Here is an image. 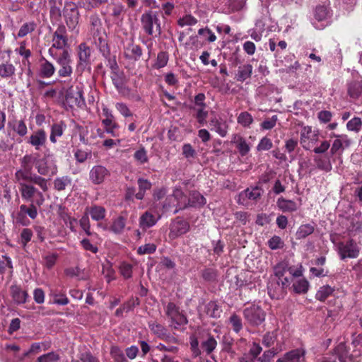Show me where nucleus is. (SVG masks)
<instances>
[{
    "mask_svg": "<svg viewBox=\"0 0 362 362\" xmlns=\"http://www.w3.org/2000/svg\"><path fill=\"white\" fill-rule=\"evenodd\" d=\"M274 275L267 285L268 295L272 299H281L286 295V289L293 281V278L300 276L301 272L288 267L285 264H277L274 269Z\"/></svg>",
    "mask_w": 362,
    "mask_h": 362,
    "instance_id": "1",
    "label": "nucleus"
},
{
    "mask_svg": "<svg viewBox=\"0 0 362 362\" xmlns=\"http://www.w3.org/2000/svg\"><path fill=\"white\" fill-rule=\"evenodd\" d=\"M15 180L22 199L28 203H36L41 207L45 201L43 192L48 190V180L37 174H34L33 177Z\"/></svg>",
    "mask_w": 362,
    "mask_h": 362,
    "instance_id": "2",
    "label": "nucleus"
},
{
    "mask_svg": "<svg viewBox=\"0 0 362 362\" xmlns=\"http://www.w3.org/2000/svg\"><path fill=\"white\" fill-rule=\"evenodd\" d=\"M62 17L69 32L78 34L81 14L76 4L73 1L64 2Z\"/></svg>",
    "mask_w": 362,
    "mask_h": 362,
    "instance_id": "3",
    "label": "nucleus"
},
{
    "mask_svg": "<svg viewBox=\"0 0 362 362\" xmlns=\"http://www.w3.org/2000/svg\"><path fill=\"white\" fill-rule=\"evenodd\" d=\"M56 30L52 34V46L48 49L50 56L59 54L57 50H68L69 47L67 29L64 24L59 23Z\"/></svg>",
    "mask_w": 362,
    "mask_h": 362,
    "instance_id": "4",
    "label": "nucleus"
},
{
    "mask_svg": "<svg viewBox=\"0 0 362 362\" xmlns=\"http://www.w3.org/2000/svg\"><path fill=\"white\" fill-rule=\"evenodd\" d=\"M35 168L38 173L37 175L43 177L44 176L53 177L58 172L56 160L51 154H45L42 158L37 159Z\"/></svg>",
    "mask_w": 362,
    "mask_h": 362,
    "instance_id": "5",
    "label": "nucleus"
},
{
    "mask_svg": "<svg viewBox=\"0 0 362 362\" xmlns=\"http://www.w3.org/2000/svg\"><path fill=\"white\" fill-rule=\"evenodd\" d=\"M243 317L246 322L252 327H257L265 321L266 313L261 306L252 304L245 308L243 311Z\"/></svg>",
    "mask_w": 362,
    "mask_h": 362,
    "instance_id": "6",
    "label": "nucleus"
},
{
    "mask_svg": "<svg viewBox=\"0 0 362 362\" xmlns=\"http://www.w3.org/2000/svg\"><path fill=\"white\" fill-rule=\"evenodd\" d=\"M91 48L86 43L81 42L76 48L77 64L76 71L81 74L86 70L90 69Z\"/></svg>",
    "mask_w": 362,
    "mask_h": 362,
    "instance_id": "7",
    "label": "nucleus"
},
{
    "mask_svg": "<svg viewBox=\"0 0 362 362\" xmlns=\"http://www.w3.org/2000/svg\"><path fill=\"white\" fill-rule=\"evenodd\" d=\"M51 57L59 66L57 72L58 76L62 78L70 77L73 74V68L71 66L72 60L69 50H64L59 54H54Z\"/></svg>",
    "mask_w": 362,
    "mask_h": 362,
    "instance_id": "8",
    "label": "nucleus"
},
{
    "mask_svg": "<svg viewBox=\"0 0 362 362\" xmlns=\"http://www.w3.org/2000/svg\"><path fill=\"white\" fill-rule=\"evenodd\" d=\"M36 203H29L28 205L22 204L20 206L19 211L16 214V221L23 226H28L30 221L27 218L28 216L31 219L34 220L37 217L38 211Z\"/></svg>",
    "mask_w": 362,
    "mask_h": 362,
    "instance_id": "9",
    "label": "nucleus"
},
{
    "mask_svg": "<svg viewBox=\"0 0 362 362\" xmlns=\"http://www.w3.org/2000/svg\"><path fill=\"white\" fill-rule=\"evenodd\" d=\"M21 168L18 169L15 174V179H25L28 177H33V167L35 165V159L32 154H25L20 158Z\"/></svg>",
    "mask_w": 362,
    "mask_h": 362,
    "instance_id": "10",
    "label": "nucleus"
},
{
    "mask_svg": "<svg viewBox=\"0 0 362 362\" xmlns=\"http://www.w3.org/2000/svg\"><path fill=\"white\" fill-rule=\"evenodd\" d=\"M141 28L149 36L153 34V25H156V30L160 33V23L157 15L152 11L144 12L141 16Z\"/></svg>",
    "mask_w": 362,
    "mask_h": 362,
    "instance_id": "11",
    "label": "nucleus"
},
{
    "mask_svg": "<svg viewBox=\"0 0 362 362\" xmlns=\"http://www.w3.org/2000/svg\"><path fill=\"white\" fill-rule=\"evenodd\" d=\"M165 314L170 319L175 329H178L180 326L185 325L188 322L186 316L180 311V308L174 303H168Z\"/></svg>",
    "mask_w": 362,
    "mask_h": 362,
    "instance_id": "12",
    "label": "nucleus"
},
{
    "mask_svg": "<svg viewBox=\"0 0 362 362\" xmlns=\"http://www.w3.org/2000/svg\"><path fill=\"white\" fill-rule=\"evenodd\" d=\"M338 247L339 254L341 259L356 258L359 255V247L353 239H349L345 243H339Z\"/></svg>",
    "mask_w": 362,
    "mask_h": 362,
    "instance_id": "13",
    "label": "nucleus"
},
{
    "mask_svg": "<svg viewBox=\"0 0 362 362\" xmlns=\"http://www.w3.org/2000/svg\"><path fill=\"white\" fill-rule=\"evenodd\" d=\"M49 17L54 25L62 23L64 3L63 0H48Z\"/></svg>",
    "mask_w": 362,
    "mask_h": 362,
    "instance_id": "14",
    "label": "nucleus"
},
{
    "mask_svg": "<svg viewBox=\"0 0 362 362\" xmlns=\"http://www.w3.org/2000/svg\"><path fill=\"white\" fill-rule=\"evenodd\" d=\"M47 133L44 129H38L25 138L27 144H30L36 151H40L42 147H45L47 143Z\"/></svg>",
    "mask_w": 362,
    "mask_h": 362,
    "instance_id": "15",
    "label": "nucleus"
},
{
    "mask_svg": "<svg viewBox=\"0 0 362 362\" xmlns=\"http://www.w3.org/2000/svg\"><path fill=\"white\" fill-rule=\"evenodd\" d=\"M148 327L152 333L158 339L168 343H177V339L175 337L172 336L168 331L167 328L161 324L156 322H149Z\"/></svg>",
    "mask_w": 362,
    "mask_h": 362,
    "instance_id": "16",
    "label": "nucleus"
},
{
    "mask_svg": "<svg viewBox=\"0 0 362 362\" xmlns=\"http://www.w3.org/2000/svg\"><path fill=\"white\" fill-rule=\"evenodd\" d=\"M0 54V77L3 78H12L15 75L16 68L10 60V51Z\"/></svg>",
    "mask_w": 362,
    "mask_h": 362,
    "instance_id": "17",
    "label": "nucleus"
},
{
    "mask_svg": "<svg viewBox=\"0 0 362 362\" xmlns=\"http://www.w3.org/2000/svg\"><path fill=\"white\" fill-rule=\"evenodd\" d=\"M331 138H335L330 149L331 156L336 155L339 150L341 151L344 148H347L351 145V141L346 134H336L332 133L330 134Z\"/></svg>",
    "mask_w": 362,
    "mask_h": 362,
    "instance_id": "18",
    "label": "nucleus"
},
{
    "mask_svg": "<svg viewBox=\"0 0 362 362\" xmlns=\"http://www.w3.org/2000/svg\"><path fill=\"white\" fill-rule=\"evenodd\" d=\"M123 53L127 59L137 62L143 55V49L139 45H136L133 40H131L124 45Z\"/></svg>",
    "mask_w": 362,
    "mask_h": 362,
    "instance_id": "19",
    "label": "nucleus"
},
{
    "mask_svg": "<svg viewBox=\"0 0 362 362\" xmlns=\"http://www.w3.org/2000/svg\"><path fill=\"white\" fill-rule=\"evenodd\" d=\"M110 175V171L100 165L93 166L89 172V179L94 185L103 183Z\"/></svg>",
    "mask_w": 362,
    "mask_h": 362,
    "instance_id": "20",
    "label": "nucleus"
},
{
    "mask_svg": "<svg viewBox=\"0 0 362 362\" xmlns=\"http://www.w3.org/2000/svg\"><path fill=\"white\" fill-rule=\"evenodd\" d=\"M107 10L111 20L116 24L122 22L125 13L124 6L120 2H112L108 4Z\"/></svg>",
    "mask_w": 362,
    "mask_h": 362,
    "instance_id": "21",
    "label": "nucleus"
},
{
    "mask_svg": "<svg viewBox=\"0 0 362 362\" xmlns=\"http://www.w3.org/2000/svg\"><path fill=\"white\" fill-rule=\"evenodd\" d=\"M199 311L209 317L217 319L221 317L222 309L216 300H210L206 304L203 303L202 305L199 304Z\"/></svg>",
    "mask_w": 362,
    "mask_h": 362,
    "instance_id": "22",
    "label": "nucleus"
},
{
    "mask_svg": "<svg viewBox=\"0 0 362 362\" xmlns=\"http://www.w3.org/2000/svg\"><path fill=\"white\" fill-rule=\"evenodd\" d=\"M318 140V134L313 132L312 127L305 126L300 132V143L305 150L309 148L310 142H316Z\"/></svg>",
    "mask_w": 362,
    "mask_h": 362,
    "instance_id": "23",
    "label": "nucleus"
},
{
    "mask_svg": "<svg viewBox=\"0 0 362 362\" xmlns=\"http://www.w3.org/2000/svg\"><path fill=\"white\" fill-rule=\"evenodd\" d=\"M10 292L13 300L17 305L25 303L29 298L28 291L23 290L21 286L17 284L11 286Z\"/></svg>",
    "mask_w": 362,
    "mask_h": 362,
    "instance_id": "24",
    "label": "nucleus"
},
{
    "mask_svg": "<svg viewBox=\"0 0 362 362\" xmlns=\"http://www.w3.org/2000/svg\"><path fill=\"white\" fill-rule=\"evenodd\" d=\"M65 100L71 107L74 106L81 107L85 105V100L81 90L74 93L71 89L68 90L65 95Z\"/></svg>",
    "mask_w": 362,
    "mask_h": 362,
    "instance_id": "25",
    "label": "nucleus"
},
{
    "mask_svg": "<svg viewBox=\"0 0 362 362\" xmlns=\"http://www.w3.org/2000/svg\"><path fill=\"white\" fill-rule=\"evenodd\" d=\"M56 69L54 65L42 57L40 59V69L39 75L41 78H51L55 73Z\"/></svg>",
    "mask_w": 362,
    "mask_h": 362,
    "instance_id": "26",
    "label": "nucleus"
},
{
    "mask_svg": "<svg viewBox=\"0 0 362 362\" xmlns=\"http://www.w3.org/2000/svg\"><path fill=\"white\" fill-rule=\"evenodd\" d=\"M85 211L90 216L92 220L97 222L105 219L107 213L104 206L97 204H92L90 206L86 207Z\"/></svg>",
    "mask_w": 362,
    "mask_h": 362,
    "instance_id": "27",
    "label": "nucleus"
},
{
    "mask_svg": "<svg viewBox=\"0 0 362 362\" xmlns=\"http://www.w3.org/2000/svg\"><path fill=\"white\" fill-rule=\"evenodd\" d=\"M231 143L235 145L236 148L242 156H245L250 151V145L240 134H233Z\"/></svg>",
    "mask_w": 362,
    "mask_h": 362,
    "instance_id": "28",
    "label": "nucleus"
},
{
    "mask_svg": "<svg viewBox=\"0 0 362 362\" xmlns=\"http://www.w3.org/2000/svg\"><path fill=\"white\" fill-rule=\"evenodd\" d=\"M313 160L319 170L327 173L331 171L332 165L330 161V156L328 154H318L314 156Z\"/></svg>",
    "mask_w": 362,
    "mask_h": 362,
    "instance_id": "29",
    "label": "nucleus"
},
{
    "mask_svg": "<svg viewBox=\"0 0 362 362\" xmlns=\"http://www.w3.org/2000/svg\"><path fill=\"white\" fill-rule=\"evenodd\" d=\"M110 78L115 88L119 92H122V90L125 88L126 82L123 71L119 69L117 71H110Z\"/></svg>",
    "mask_w": 362,
    "mask_h": 362,
    "instance_id": "30",
    "label": "nucleus"
},
{
    "mask_svg": "<svg viewBox=\"0 0 362 362\" xmlns=\"http://www.w3.org/2000/svg\"><path fill=\"white\" fill-rule=\"evenodd\" d=\"M206 204V198L197 191H192L188 197L187 207L200 208Z\"/></svg>",
    "mask_w": 362,
    "mask_h": 362,
    "instance_id": "31",
    "label": "nucleus"
},
{
    "mask_svg": "<svg viewBox=\"0 0 362 362\" xmlns=\"http://www.w3.org/2000/svg\"><path fill=\"white\" fill-rule=\"evenodd\" d=\"M159 218L160 216L156 217L152 213L147 211L140 216L139 226L143 230H146L156 225Z\"/></svg>",
    "mask_w": 362,
    "mask_h": 362,
    "instance_id": "32",
    "label": "nucleus"
},
{
    "mask_svg": "<svg viewBox=\"0 0 362 362\" xmlns=\"http://www.w3.org/2000/svg\"><path fill=\"white\" fill-rule=\"evenodd\" d=\"M66 128V124L64 121H59V122L54 123L51 126V131L49 135V140L52 143L55 144L57 139L61 137L64 130Z\"/></svg>",
    "mask_w": 362,
    "mask_h": 362,
    "instance_id": "33",
    "label": "nucleus"
},
{
    "mask_svg": "<svg viewBox=\"0 0 362 362\" xmlns=\"http://www.w3.org/2000/svg\"><path fill=\"white\" fill-rule=\"evenodd\" d=\"M305 351L300 349H293L286 353L276 362H299L300 357L304 356Z\"/></svg>",
    "mask_w": 362,
    "mask_h": 362,
    "instance_id": "34",
    "label": "nucleus"
},
{
    "mask_svg": "<svg viewBox=\"0 0 362 362\" xmlns=\"http://www.w3.org/2000/svg\"><path fill=\"white\" fill-rule=\"evenodd\" d=\"M253 66L250 64H245L240 66L235 78L237 81L244 82L247 79L250 78L252 74Z\"/></svg>",
    "mask_w": 362,
    "mask_h": 362,
    "instance_id": "35",
    "label": "nucleus"
},
{
    "mask_svg": "<svg viewBox=\"0 0 362 362\" xmlns=\"http://www.w3.org/2000/svg\"><path fill=\"white\" fill-rule=\"evenodd\" d=\"M276 204L283 212H294L298 209V205L294 201L286 199L283 197L278 198Z\"/></svg>",
    "mask_w": 362,
    "mask_h": 362,
    "instance_id": "36",
    "label": "nucleus"
},
{
    "mask_svg": "<svg viewBox=\"0 0 362 362\" xmlns=\"http://www.w3.org/2000/svg\"><path fill=\"white\" fill-rule=\"evenodd\" d=\"M264 192L261 187L255 186L251 188H247L240 193V196H245L248 199L257 202L259 201Z\"/></svg>",
    "mask_w": 362,
    "mask_h": 362,
    "instance_id": "37",
    "label": "nucleus"
},
{
    "mask_svg": "<svg viewBox=\"0 0 362 362\" xmlns=\"http://www.w3.org/2000/svg\"><path fill=\"white\" fill-rule=\"evenodd\" d=\"M103 31V24L98 15H91L90 16V32L93 38L101 35Z\"/></svg>",
    "mask_w": 362,
    "mask_h": 362,
    "instance_id": "38",
    "label": "nucleus"
},
{
    "mask_svg": "<svg viewBox=\"0 0 362 362\" xmlns=\"http://www.w3.org/2000/svg\"><path fill=\"white\" fill-rule=\"evenodd\" d=\"M127 219L123 216H119L113 219L111 226L109 227V230L115 235H120L123 233L126 226Z\"/></svg>",
    "mask_w": 362,
    "mask_h": 362,
    "instance_id": "39",
    "label": "nucleus"
},
{
    "mask_svg": "<svg viewBox=\"0 0 362 362\" xmlns=\"http://www.w3.org/2000/svg\"><path fill=\"white\" fill-rule=\"evenodd\" d=\"M217 341L213 335L208 333L206 339L201 342L200 347L203 352H205L207 355H210L216 348Z\"/></svg>",
    "mask_w": 362,
    "mask_h": 362,
    "instance_id": "40",
    "label": "nucleus"
},
{
    "mask_svg": "<svg viewBox=\"0 0 362 362\" xmlns=\"http://www.w3.org/2000/svg\"><path fill=\"white\" fill-rule=\"evenodd\" d=\"M334 291L335 287L329 285L322 286L316 292L315 299L320 302H325L329 297L334 296Z\"/></svg>",
    "mask_w": 362,
    "mask_h": 362,
    "instance_id": "41",
    "label": "nucleus"
},
{
    "mask_svg": "<svg viewBox=\"0 0 362 362\" xmlns=\"http://www.w3.org/2000/svg\"><path fill=\"white\" fill-rule=\"evenodd\" d=\"M49 296L52 298L51 303L59 305H66L69 303V299L67 298L66 293L62 291L57 289L51 290Z\"/></svg>",
    "mask_w": 362,
    "mask_h": 362,
    "instance_id": "42",
    "label": "nucleus"
},
{
    "mask_svg": "<svg viewBox=\"0 0 362 362\" xmlns=\"http://www.w3.org/2000/svg\"><path fill=\"white\" fill-rule=\"evenodd\" d=\"M8 125L19 136L24 137L28 134V127L23 119H15L9 122Z\"/></svg>",
    "mask_w": 362,
    "mask_h": 362,
    "instance_id": "43",
    "label": "nucleus"
},
{
    "mask_svg": "<svg viewBox=\"0 0 362 362\" xmlns=\"http://www.w3.org/2000/svg\"><path fill=\"white\" fill-rule=\"evenodd\" d=\"M189 228L188 223L183 220L176 221L171 227L170 233L177 237L186 233Z\"/></svg>",
    "mask_w": 362,
    "mask_h": 362,
    "instance_id": "44",
    "label": "nucleus"
},
{
    "mask_svg": "<svg viewBox=\"0 0 362 362\" xmlns=\"http://www.w3.org/2000/svg\"><path fill=\"white\" fill-rule=\"evenodd\" d=\"M211 129L215 131L221 137H225L228 132V126L226 123L220 122L217 118L210 120Z\"/></svg>",
    "mask_w": 362,
    "mask_h": 362,
    "instance_id": "45",
    "label": "nucleus"
},
{
    "mask_svg": "<svg viewBox=\"0 0 362 362\" xmlns=\"http://www.w3.org/2000/svg\"><path fill=\"white\" fill-rule=\"evenodd\" d=\"M37 27V24L35 21L25 22L19 28L17 33L18 37H24L28 34L34 32Z\"/></svg>",
    "mask_w": 362,
    "mask_h": 362,
    "instance_id": "46",
    "label": "nucleus"
},
{
    "mask_svg": "<svg viewBox=\"0 0 362 362\" xmlns=\"http://www.w3.org/2000/svg\"><path fill=\"white\" fill-rule=\"evenodd\" d=\"M102 124L106 133L110 134L112 137L119 136L117 132L119 124L116 122L115 119H102Z\"/></svg>",
    "mask_w": 362,
    "mask_h": 362,
    "instance_id": "47",
    "label": "nucleus"
},
{
    "mask_svg": "<svg viewBox=\"0 0 362 362\" xmlns=\"http://www.w3.org/2000/svg\"><path fill=\"white\" fill-rule=\"evenodd\" d=\"M348 95L354 99H357L362 93V83L359 81H352L348 85Z\"/></svg>",
    "mask_w": 362,
    "mask_h": 362,
    "instance_id": "48",
    "label": "nucleus"
},
{
    "mask_svg": "<svg viewBox=\"0 0 362 362\" xmlns=\"http://www.w3.org/2000/svg\"><path fill=\"white\" fill-rule=\"evenodd\" d=\"M279 330L277 329L265 333L262 337V343L266 347H271L277 341Z\"/></svg>",
    "mask_w": 362,
    "mask_h": 362,
    "instance_id": "49",
    "label": "nucleus"
},
{
    "mask_svg": "<svg viewBox=\"0 0 362 362\" xmlns=\"http://www.w3.org/2000/svg\"><path fill=\"white\" fill-rule=\"evenodd\" d=\"M173 197L177 200V207H179L180 209L187 208L188 197L182 192L181 188H175L173 190Z\"/></svg>",
    "mask_w": 362,
    "mask_h": 362,
    "instance_id": "50",
    "label": "nucleus"
},
{
    "mask_svg": "<svg viewBox=\"0 0 362 362\" xmlns=\"http://www.w3.org/2000/svg\"><path fill=\"white\" fill-rule=\"evenodd\" d=\"M169 60V54L165 51H160L158 53L156 59L152 67L155 69H160L165 67Z\"/></svg>",
    "mask_w": 362,
    "mask_h": 362,
    "instance_id": "51",
    "label": "nucleus"
},
{
    "mask_svg": "<svg viewBox=\"0 0 362 362\" xmlns=\"http://www.w3.org/2000/svg\"><path fill=\"white\" fill-rule=\"evenodd\" d=\"M315 230L313 225L307 223L301 225L296 232V239L300 240L304 239L308 235H311Z\"/></svg>",
    "mask_w": 362,
    "mask_h": 362,
    "instance_id": "52",
    "label": "nucleus"
},
{
    "mask_svg": "<svg viewBox=\"0 0 362 362\" xmlns=\"http://www.w3.org/2000/svg\"><path fill=\"white\" fill-rule=\"evenodd\" d=\"M64 274L71 278L76 277L78 280L86 279V275L84 270L78 267H69L64 270Z\"/></svg>",
    "mask_w": 362,
    "mask_h": 362,
    "instance_id": "53",
    "label": "nucleus"
},
{
    "mask_svg": "<svg viewBox=\"0 0 362 362\" xmlns=\"http://www.w3.org/2000/svg\"><path fill=\"white\" fill-rule=\"evenodd\" d=\"M71 185V178L67 175L57 177L54 180V188L57 191L64 190L67 186Z\"/></svg>",
    "mask_w": 362,
    "mask_h": 362,
    "instance_id": "54",
    "label": "nucleus"
},
{
    "mask_svg": "<svg viewBox=\"0 0 362 362\" xmlns=\"http://www.w3.org/2000/svg\"><path fill=\"white\" fill-rule=\"evenodd\" d=\"M93 39L102 55H108L109 51L110 50L106 40V37L100 35Z\"/></svg>",
    "mask_w": 362,
    "mask_h": 362,
    "instance_id": "55",
    "label": "nucleus"
},
{
    "mask_svg": "<svg viewBox=\"0 0 362 362\" xmlns=\"http://www.w3.org/2000/svg\"><path fill=\"white\" fill-rule=\"evenodd\" d=\"M218 271L215 268L208 267L202 271V277L207 282H214L218 278Z\"/></svg>",
    "mask_w": 362,
    "mask_h": 362,
    "instance_id": "56",
    "label": "nucleus"
},
{
    "mask_svg": "<svg viewBox=\"0 0 362 362\" xmlns=\"http://www.w3.org/2000/svg\"><path fill=\"white\" fill-rule=\"evenodd\" d=\"M6 268L9 269L10 276H12L13 272L12 260L8 255H4L1 256V259H0V274H4Z\"/></svg>",
    "mask_w": 362,
    "mask_h": 362,
    "instance_id": "57",
    "label": "nucleus"
},
{
    "mask_svg": "<svg viewBox=\"0 0 362 362\" xmlns=\"http://www.w3.org/2000/svg\"><path fill=\"white\" fill-rule=\"evenodd\" d=\"M292 288L296 293H305L308 291L309 283L305 279H300L293 282Z\"/></svg>",
    "mask_w": 362,
    "mask_h": 362,
    "instance_id": "58",
    "label": "nucleus"
},
{
    "mask_svg": "<svg viewBox=\"0 0 362 362\" xmlns=\"http://www.w3.org/2000/svg\"><path fill=\"white\" fill-rule=\"evenodd\" d=\"M110 356L115 362H126V358L122 349L118 346H112L110 348Z\"/></svg>",
    "mask_w": 362,
    "mask_h": 362,
    "instance_id": "59",
    "label": "nucleus"
},
{
    "mask_svg": "<svg viewBox=\"0 0 362 362\" xmlns=\"http://www.w3.org/2000/svg\"><path fill=\"white\" fill-rule=\"evenodd\" d=\"M237 122L244 127H250L253 122V117L248 112H242L238 115Z\"/></svg>",
    "mask_w": 362,
    "mask_h": 362,
    "instance_id": "60",
    "label": "nucleus"
},
{
    "mask_svg": "<svg viewBox=\"0 0 362 362\" xmlns=\"http://www.w3.org/2000/svg\"><path fill=\"white\" fill-rule=\"evenodd\" d=\"M362 127V120L358 117H354L346 123V128L349 131L358 133Z\"/></svg>",
    "mask_w": 362,
    "mask_h": 362,
    "instance_id": "61",
    "label": "nucleus"
},
{
    "mask_svg": "<svg viewBox=\"0 0 362 362\" xmlns=\"http://www.w3.org/2000/svg\"><path fill=\"white\" fill-rule=\"evenodd\" d=\"M229 322L232 325V329L235 333H239L243 329L242 319L240 316L233 313L229 318Z\"/></svg>",
    "mask_w": 362,
    "mask_h": 362,
    "instance_id": "62",
    "label": "nucleus"
},
{
    "mask_svg": "<svg viewBox=\"0 0 362 362\" xmlns=\"http://www.w3.org/2000/svg\"><path fill=\"white\" fill-rule=\"evenodd\" d=\"M132 265L126 262H123L120 264L119 269L121 275L125 279H128L132 276Z\"/></svg>",
    "mask_w": 362,
    "mask_h": 362,
    "instance_id": "63",
    "label": "nucleus"
},
{
    "mask_svg": "<svg viewBox=\"0 0 362 362\" xmlns=\"http://www.w3.org/2000/svg\"><path fill=\"white\" fill-rule=\"evenodd\" d=\"M267 245L271 250L281 249L284 246L282 239L278 235H274L267 242Z\"/></svg>",
    "mask_w": 362,
    "mask_h": 362,
    "instance_id": "64",
    "label": "nucleus"
}]
</instances>
